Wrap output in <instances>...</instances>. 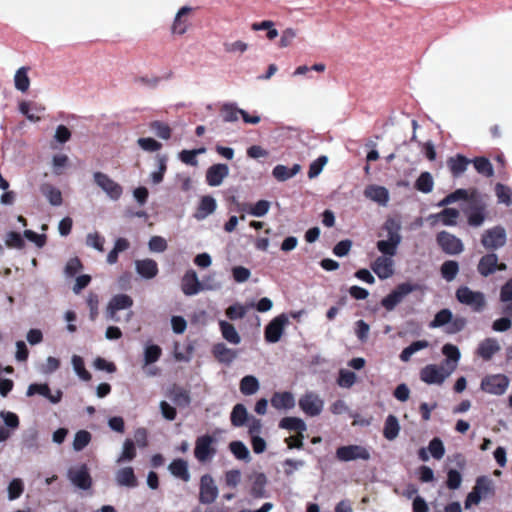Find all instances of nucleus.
Listing matches in <instances>:
<instances>
[{"mask_svg":"<svg viewBox=\"0 0 512 512\" xmlns=\"http://www.w3.org/2000/svg\"><path fill=\"white\" fill-rule=\"evenodd\" d=\"M437 240L442 249L448 254H458L463 251L462 241L448 232L439 233Z\"/></svg>","mask_w":512,"mask_h":512,"instance_id":"nucleus-18","label":"nucleus"},{"mask_svg":"<svg viewBox=\"0 0 512 512\" xmlns=\"http://www.w3.org/2000/svg\"><path fill=\"white\" fill-rule=\"evenodd\" d=\"M428 451L433 458L437 460L442 459L445 454V447L442 440L433 438L428 445Z\"/></svg>","mask_w":512,"mask_h":512,"instance_id":"nucleus-57","label":"nucleus"},{"mask_svg":"<svg viewBox=\"0 0 512 512\" xmlns=\"http://www.w3.org/2000/svg\"><path fill=\"white\" fill-rule=\"evenodd\" d=\"M14 86L18 91L26 92L30 86L28 68L20 67L14 75Z\"/></svg>","mask_w":512,"mask_h":512,"instance_id":"nucleus-42","label":"nucleus"},{"mask_svg":"<svg viewBox=\"0 0 512 512\" xmlns=\"http://www.w3.org/2000/svg\"><path fill=\"white\" fill-rule=\"evenodd\" d=\"M371 268L380 279H388L394 274L393 257L379 256L375 259Z\"/></svg>","mask_w":512,"mask_h":512,"instance_id":"nucleus-16","label":"nucleus"},{"mask_svg":"<svg viewBox=\"0 0 512 512\" xmlns=\"http://www.w3.org/2000/svg\"><path fill=\"white\" fill-rule=\"evenodd\" d=\"M71 363H72L74 372L77 374V376L80 379H82L84 381L90 380L91 375L85 369L84 361H83L82 357H80L78 355H73L71 358Z\"/></svg>","mask_w":512,"mask_h":512,"instance_id":"nucleus-51","label":"nucleus"},{"mask_svg":"<svg viewBox=\"0 0 512 512\" xmlns=\"http://www.w3.org/2000/svg\"><path fill=\"white\" fill-rule=\"evenodd\" d=\"M300 170L301 166L299 164H294L291 169L286 167L285 165L279 164L273 168L272 175L278 181L283 182L298 174Z\"/></svg>","mask_w":512,"mask_h":512,"instance_id":"nucleus-31","label":"nucleus"},{"mask_svg":"<svg viewBox=\"0 0 512 512\" xmlns=\"http://www.w3.org/2000/svg\"><path fill=\"white\" fill-rule=\"evenodd\" d=\"M510 384L509 378L504 374L486 375L480 384V388L485 393L491 395H503Z\"/></svg>","mask_w":512,"mask_h":512,"instance_id":"nucleus-2","label":"nucleus"},{"mask_svg":"<svg viewBox=\"0 0 512 512\" xmlns=\"http://www.w3.org/2000/svg\"><path fill=\"white\" fill-rule=\"evenodd\" d=\"M495 194L498 203L506 206H510L512 204V191L508 186L497 183L495 186Z\"/></svg>","mask_w":512,"mask_h":512,"instance_id":"nucleus-47","label":"nucleus"},{"mask_svg":"<svg viewBox=\"0 0 512 512\" xmlns=\"http://www.w3.org/2000/svg\"><path fill=\"white\" fill-rule=\"evenodd\" d=\"M231 276L236 283L241 284L249 280L251 271L247 267L236 265L231 268Z\"/></svg>","mask_w":512,"mask_h":512,"instance_id":"nucleus-53","label":"nucleus"},{"mask_svg":"<svg viewBox=\"0 0 512 512\" xmlns=\"http://www.w3.org/2000/svg\"><path fill=\"white\" fill-rule=\"evenodd\" d=\"M191 10L192 8L189 6H183L178 10L171 27L172 33L181 35L187 31L188 23L186 17Z\"/></svg>","mask_w":512,"mask_h":512,"instance_id":"nucleus-26","label":"nucleus"},{"mask_svg":"<svg viewBox=\"0 0 512 512\" xmlns=\"http://www.w3.org/2000/svg\"><path fill=\"white\" fill-rule=\"evenodd\" d=\"M260 389V382L257 377L253 375L244 376L239 383V390L245 396L256 394Z\"/></svg>","mask_w":512,"mask_h":512,"instance_id":"nucleus-30","label":"nucleus"},{"mask_svg":"<svg viewBox=\"0 0 512 512\" xmlns=\"http://www.w3.org/2000/svg\"><path fill=\"white\" fill-rule=\"evenodd\" d=\"M459 217V211L453 208L444 209L438 214L430 215L427 220L430 221L431 225H435L437 222H442L446 226H453L456 224Z\"/></svg>","mask_w":512,"mask_h":512,"instance_id":"nucleus-24","label":"nucleus"},{"mask_svg":"<svg viewBox=\"0 0 512 512\" xmlns=\"http://www.w3.org/2000/svg\"><path fill=\"white\" fill-rule=\"evenodd\" d=\"M271 405L277 410H291L295 407L296 400L291 392H276L271 398Z\"/></svg>","mask_w":512,"mask_h":512,"instance_id":"nucleus-21","label":"nucleus"},{"mask_svg":"<svg viewBox=\"0 0 512 512\" xmlns=\"http://www.w3.org/2000/svg\"><path fill=\"white\" fill-rule=\"evenodd\" d=\"M400 431V424L394 415H389L386 418L383 434L387 440H394L397 438Z\"/></svg>","mask_w":512,"mask_h":512,"instance_id":"nucleus-37","label":"nucleus"},{"mask_svg":"<svg viewBox=\"0 0 512 512\" xmlns=\"http://www.w3.org/2000/svg\"><path fill=\"white\" fill-rule=\"evenodd\" d=\"M300 409L308 416L315 417L324 409V400L314 392H307L298 401Z\"/></svg>","mask_w":512,"mask_h":512,"instance_id":"nucleus-9","label":"nucleus"},{"mask_svg":"<svg viewBox=\"0 0 512 512\" xmlns=\"http://www.w3.org/2000/svg\"><path fill=\"white\" fill-rule=\"evenodd\" d=\"M428 346L429 343L426 340L415 341L401 352L400 359L403 362H408L415 353L427 348Z\"/></svg>","mask_w":512,"mask_h":512,"instance_id":"nucleus-44","label":"nucleus"},{"mask_svg":"<svg viewBox=\"0 0 512 512\" xmlns=\"http://www.w3.org/2000/svg\"><path fill=\"white\" fill-rule=\"evenodd\" d=\"M399 245V243L392 242V240L383 239L377 242V249L382 253V256L394 257Z\"/></svg>","mask_w":512,"mask_h":512,"instance_id":"nucleus-50","label":"nucleus"},{"mask_svg":"<svg viewBox=\"0 0 512 512\" xmlns=\"http://www.w3.org/2000/svg\"><path fill=\"white\" fill-rule=\"evenodd\" d=\"M93 179L96 185L111 199L118 200L123 192L122 187L107 174L95 172Z\"/></svg>","mask_w":512,"mask_h":512,"instance_id":"nucleus-7","label":"nucleus"},{"mask_svg":"<svg viewBox=\"0 0 512 512\" xmlns=\"http://www.w3.org/2000/svg\"><path fill=\"white\" fill-rule=\"evenodd\" d=\"M40 191L52 206L62 205V193L60 189H58L57 187L53 186L50 183H43L40 186Z\"/></svg>","mask_w":512,"mask_h":512,"instance_id":"nucleus-27","label":"nucleus"},{"mask_svg":"<svg viewBox=\"0 0 512 512\" xmlns=\"http://www.w3.org/2000/svg\"><path fill=\"white\" fill-rule=\"evenodd\" d=\"M158 169L150 173V179L153 184H159L164 178V174L167 170V158L163 155L156 157Z\"/></svg>","mask_w":512,"mask_h":512,"instance_id":"nucleus-45","label":"nucleus"},{"mask_svg":"<svg viewBox=\"0 0 512 512\" xmlns=\"http://www.w3.org/2000/svg\"><path fill=\"white\" fill-rule=\"evenodd\" d=\"M18 109L28 121L36 123L41 120V114L44 113L45 106L37 102L21 101L18 105Z\"/></svg>","mask_w":512,"mask_h":512,"instance_id":"nucleus-17","label":"nucleus"},{"mask_svg":"<svg viewBox=\"0 0 512 512\" xmlns=\"http://www.w3.org/2000/svg\"><path fill=\"white\" fill-rule=\"evenodd\" d=\"M474 489L484 498L490 497L495 492L492 479L487 476H480L476 479Z\"/></svg>","mask_w":512,"mask_h":512,"instance_id":"nucleus-32","label":"nucleus"},{"mask_svg":"<svg viewBox=\"0 0 512 512\" xmlns=\"http://www.w3.org/2000/svg\"><path fill=\"white\" fill-rule=\"evenodd\" d=\"M229 449L236 459L244 462H250L251 455L248 447L241 441H233L229 444Z\"/></svg>","mask_w":512,"mask_h":512,"instance_id":"nucleus-39","label":"nucleus"},{"mask_svg":"<svg viewBox=\"0 0 512 512\" xmlns=\"http://www.w3.org/2000/svg\"><path fill=\"white\" fill-rule=\"evenodd\" d=\"M135 456L136 449L134 442L131 439H126L123 443L122 451L119 457L117 458L116 462L120 464L126 461H131L135 458Z\"/></svg>","mask_w":512,"mask_h":512,"instance_id":"nucleus-46","label":"nucleus"},{"mask_svg":"<svg viewBox=\"0 0 512 512\" xmlns=\"http://www.w3.org/2000/svg\"><path fill=\"white\" fill-rule=\"evenodd\" d=\"M327 162H328L327 156H320L319 158L314 160L310 164L309 171H308V177L310 179H313V178H316L317 176H319L321 174V172L323 171Z\"/></svg>","mask_w":512,"mask_h":512,"instance_id":"nucleus-59","label":"nucleus"},{"mask_svg":"<svg viewBox=\"0 0 512 512\" xmlns=\"http://www.w3.org/2000/svg\"><path fill=\"white\" fill-rule=\"evenodd\" d=\"M453 313L449 309L440 310L434 317L433 321L430 323L431 328H440L443 326H448L450 321H452Z\"/></svg>","mask_w":512,"mask_h":512,"instance_id":"nucleus-48","label":"nucleus"},{"mask_svg":"<svg viewBox=\"0 0 512 512\" xmlns=\"http://www.w3.org/2000/svg\"><path fill=\"white\" fill-rule=\"evenodd\" d=\"M457 300L469 306L474 311H481L485 307L486 300L483 293L479 291H473L468 287H460L456 291Z\"/></svg>","mask_w":512,"mask_h":512,"instance_id":"nucleus-5","label":"nucleus"},{"mask_svg":"<svg viewBox=\"0 0 512 512\" xmlns=\"http://www.w3.org/2000/svg\"><path fill=\"white\" fill-rule=\"evenodd\" d=\"M168 469L173 476L180 478L185 482L190 480L188 464L186 461L182 459H176L170 463Z\"/></svg>","mask_w":512,"mask_h":512,"instance_id":"nucleus-33","label":"nucleus"},{"mask_svg":"<svg viewBox=\"0 0 512 512\" xmlns=\"http://www.w3.org/2000/svg\"><path fill=\"white\" fill-rule=\"evenodd\" d=\"M507 232L503 226H494L482 234L481 243L488 250H497L505 246Z\"/></svg>","mask_w":512,"mask_h":512,"instance_id":"nucleus-4","label":"nucleus"},{"mask_svg":"<svg viewBox=\"0 0 512 512\" xmlns=\"http://www.w3.org/2000/svg\"><path fill=\"white\" fill-rule=\"evenodd\" d=\"M289 319L286 314H280L273 318L265 329V339L269 343L278 342L284 332L285 327L288 325Z\"/></svg>","mask_w":512,"mask_h":512,"instance_id":"nucleus-11","label":"nucleus"},{"mask_svg":"<svg viewBox=\"0 0 512 512\" xmlns=\"http://www.w3.org/2000/svg\"><path fill=\"white\" fill-rule=\"evenodd\" d=\"M167 247V241L162 236H152L148 241V248L152 253H163Z\"/></svg>","mask_w":512,"mask_h":512,"instance_id":"nucleus-58","label":"nucleus"},{"mask_svg":"<svg viewBox=\"0 0 512 512\" xmlns=\"http://www.w3.org/2000/svg\"><path fill=\"white\" fill-rule=\"evenodd\" d=\"M251 306L252 305H250V307ZM248 309L249 306L237 303L226 309V316L229 317L231 320L240 319L246 315Z\"/></svg>","mask_w":512,"mask_h":512,"instance_id":"nucleus-62","label":"nucleus"},{"mask_svg":"<svg viewBox=\"0 0 512 512\" xmlns=\"http://www.w3.org/2000/svg\"><path fill=\"white\" fill-rule=\"evenodd\" d=\"M8 499L15 500L19 498L24 491V484L20 478H14L7 487Z\"/></svg>","mask_w":512,"mask_h":512,"instance_id":"nucleus-56","label":"nucleus"},{"mask_svg":"<svg viewBox=\"0 0 512 512\" xmlns=\"http://www.w3.org/2000/svg\"><path fill=\"white\" fill-rule=\"evenodd\" d=\"M507 269L505 263L498 262V256L494 253L484 255L478 263V272L482 276H489L496 271H504Z\"/></svg>","mask_w":512,"mask_h":512,"instance_id":"nucleus-13","label":"nucleus"},{"mask_svg":"<svg viewBox=\"0 0 512 512\" xmlns=\"http://www.w3.org/2000/svg\"><path fill=\"white\" fill-rule=\"evenodd\" d=\"M500 349L501 346L497 339L486 338L479 343L476 353L483 360H490Z\"/></svg>","mask_w":512,"mask_h":512,"instance_id":"nucleus-22","label":"nucleus"},{"mask_svg":"<svg viewBox=\"0 0 512 512\" xmlns=\"http://www.w3.org/2000/svg\"><path fill=\"white\" fill-rule=\"evenodd\" d=\"M453 373V367L444 365L428 364L419 373L422 382L428 385H442Z\"/></svg>","mask_w":512,"mask_h":512,"instance_id":"nucleus-1","label":"nucleus"},{"mask_svg":"<svg viewBox=\"0 0 512 512\" xmlns=\"http://www.w3.org/2000/svg\"><path fill=\"white\" fill-rule=\"evenodd\" d=\"M459 267L455 261H446L441 267V273L444 279L452 281L458 273Z\"/></svg>","mask_w":512,"mask_h":512,"instance_id":"nucleus-64","label":"nucleus"},{"mask_svg":"<svg viewBox=\"0 0 512 512\" xmlns=\"http://www.w3.org/2000/svg\"><path fill=\"white\" fill-rule=\"evenodd\" d=\"M91 441V434L86 430L78 431L73 440V449L75 451L83 450Z\"/></svg>","mask_w":512,"mask_h":512,"instance_id":"nucleus-55","label":"nucleus"},{"mask_svg":"<svg viewBox=\"0 0 512 512\" xmlns=\"http://www.w3.org/2000/svg\"><path fill=\"white\" fill-rule=\"evenodd\" d=\"M181 288L185 295L193 296L203 290H212L214 286L208 284L207 280L200 281L194 270H188L182 278Z\"/></svg>","mask_w":512,"mask_h":512,"instance_id":"nucleus-3","label":"nucleus"},{"mask_svg":"<svg viewBox=\"0 0 512 512\" xmlns=\"http://www.w3.org/2000/svg\"><path fill=\"white\" fill-rule=\"evenodd\" d=\"M271 203L267 200H259L254 204L245 207V211L254 217H264L270 210Z\"/></svg>","mask_w":512,"mask_h":512,"instance_id":"nucleus-40","label":"nucleus"},{"mask_svg":"<svg viewBox=\"0 0 512 512\" xmlns=\"http://www.w3.org/2000/svg\"><path fill=\"white\" fill-rule=\"evenodd\" d=\"M468 163L465 157L458 155L449 160V167L454 175H460L466 170Z\"/></svg>","mask_w":512,"mask_h":512,"instance_id":"nucleus-60","label":"nucleus"},{"mask_svg":"<svg viewBox=\"0 0 512 512\" xmlns=\"http://www.w3.org/2000/svg\"><path fill=\"white\" fill-rule=\"evenodd\" d=\"M383 229L386 231V239L392 240L395 243H401L402 236L400 234L401 224L398 220L390 218L388 219Z\"/></svg>","mask_w":512,"mask_h":512,"instance_id":"nucleus-34","label":"nucleus"},{"mask_svg":"<svg viewBox=\"0 0 512 512\" xmlns=\"http://www.w3.org/2000/svg\"><path fill=\"white\" fill-rule=\"evenodd\" d=\"M216 209V201L210 196H205L201 199L200 205L195 217L199 220L206 218L208 215L213 213Z\"/></svg>","mask_w":512,"mask_h":512,"instance_id":"nucleus-36","label":"nucleus"},{"mask_svg":"<svg viewBox=\"0 0 512 512\" xmlns=\"http://www.w3.org/2000/svg\"><path fill=\"white\" fill-rule=\"evenodd\" d=\"M415 186L423 193H430L434 187V181L431 174L423 172L416 180Z\"/></svg>","mask_w":512,"mask_h":512,"instance_id":"nucleus-49","label":"nucleus"},{"mask_svg":"<svg viewBox=\"0 0 512 512\" xmlns=\"http://www.w3.org/2000/svg\"><path fill=\"white\" fill-rule=\"evenodd\" d=\"M442 353L446 357L444 366L453 367L454 372L461 358V352L459 348L453 344L448 343L442 347Z\"/></svg>","mask_w":512,"mask_h":512,"instance_id":"nucleus-29","label":"nucleus"},{"mask_svg":"<svg viewBox=\"0 0 512 512\" xmlns=\"http://www.w3.org/2000/svg\"><path fill=\"white\" fill-rule=\"evenodd\" d=\"M115 481L122 487L134 488L137 486V478L132 467H123L115 472Z\"/></svg>","mask_w":512,"mask_h":512,"instance_id":"nucleus-25","label":"nucleus"},{"mask_svg":"<svg viewBox=\"0 0 512 512\" xmlns=\"http://www.w3.org/2000/svg\"><path fill=\"white\" fill-rule=\"evenodd\" d=\"M500 301L503 303V312L512 316V278L500 290Z\"/></svg>","mask_w":512,"mask_h":512,"instance_id":"nucleus-35","label":"nucleus"},{"mask_svg":"<svg viewBox=\"0 0 512 512\" xmlns=\"http://www.w3.org/2000/svg\"><path fill=\"white\" fill-rule=\"evenodd\" d=\"M473 163H474V167L478 173H480L486 177L493 176L494 169H493L491 162L487 158H484V157L476 158Z\"/></svg>","mask_w":512,"mask_h":512,"instance_id":"nucleus-52","label":"nucleus"},{"mask_svg":"<svg viewBox=\"0 0 512 512\" xmlns=\"http://www.w3.org/2000/svg\"><path fill=\"white\" fill-rule=\"evenodd\" d=\"M214 439L211 436L204 435L199 437L196 440V446H195V457L200 462H205L208 459H210L215 452V449L213 447Z\"/></svg>","mask_w":512,"mask_h":512,"instance_id":"nucleus-15","label":"nucleus"},{"mask_svg":"<svg viewBox=\"0 0 512 512\" xmlns=\"http://www.w3.org/2000/svg\"><path fill=\"white\" fill-rule=\"evenodd\" d=\"M356 380L357 376L354 372H351L346 369H341L339 371L337 384L342 388H350L355 384Z\"/></svg>","mask_w":512,"mask_h":512,"instance_id":"nucleus-54","label":"nucleus"},{"mask_svg":"<svg viewBox=\"0 0 512 512\" xmlns=\"http://www.w3.org/2000/svg\"><path fill=\"white\" fill-rule=\"evenodd\" d=\"M0 418L3 420L6 429L9 431L16 430L19 427V418L13 412L2 410L0 411Z\"/></svg>","mask_w":512,"mask_h":512,"instance_id":"nucleus-61","label":"nucleus"},{"mask_svg":"<svg viewBox=\"0 0 512 512\" xmlns=\"http://www.w3.org/2000/svg\"><path fill=\"white\" fill-rule=\"evenodd\" d=\"M224 178V165L216 164L211 166L206 174L207 183L210 186H219Z\"/></svg>","mask_w":512,"mask_h":512,"instance_id":"nucleus-41","label":"nucleus"},{"mask_svg":"<svg viewBox=\"0 0 512 512\" xmlns=\"http://www.w3.org/2000/svg\"><path fill=\"white\" fill-rule=\"evenodd\" d=\"M252 481V494L255 497L261 498L265 496V486L267 484V478L263 473H253L251 475Z\"/></svg>","mask_w":512,"mask_h":512,"instance_id":"nucleus-38","label":"nucleus"},{"mask_svg":"<svg viewBox=\"0 0 512 512\" xmlns=\"http://www.w3.org/2000/svg\"><path fill=\"white\" fill-rule=\"evenodd\" d=\"M249 418L247 409L242 404H237L231 412V422L234 426H243Z\"/></svg>","mask_w":512,"mask_h":512,"instance_id":"nucleus-43","label":"nucleus"},{"mask_svg":"<svg viewBox=\"0 0 512 512\" xmlns=\"http://www.w3.org/2000/svg\"><path fill=\"white\" fill-rule=\"evenodd\" d=\"M136 272L144 279H153L158 274V265L155 260L146 258L135 261Z\"/></svg>","mask_w":512,"mask_h":512,"instance_id":"nucleus-23","label":"nucleus"},{"mask_svg":"<svg viewBox=\"0 0 512 512\" xmlns=\"http://www.w3.org/2000/svg\"><path fill=\"white\" fill-rule=\"evenodd\" d=\"M417 289L416 285L402 283L382 300V305L388 311L393 310L408 294Z\"/></svg>","mask_w":512,"mask_h":512,"instance_id":"nucleus-12","label":"nucleus"},{"mask_svg":"<svg viewBox=\"0 0 512 512\" xmlns=\"http://www.w3.org/2000/svg\"><path fill=\"white\" fill-rule=\"evenodd\" d=\"M133 306V299L127 294H116L108 302L105 313L112 321H119L117 313L121 310H128Z\"/></svg>","mask_w":512,"mask_h":512,"instance_id":"nucleus-10","label":"nucleus"},{"mask_svg":"<svg viewBox=\"0 0 512 512\" xmlns=\"http://www.w3.org/2000/svg\"><path fill=\"white\" fill-rule=\"evenodd\" d=\"M218 496V488L214 480L209 475H204L201 478L200 485V501L202 503H212Z\"/></svg>","mask_w":512,"mask_h":512,"instance_id":"nucleus-19","label":"nucleus"},{"mask_svg":"<svg viewBox=\"0 0 512 512\" xmlns=\"http://www.w3.org/2000/svg\"><path fill=\"white\" fill-rule=\"evenodd\" d=\"M67 477L72 485L78 489L89 490L92 486V478L85 464L69 468Z\"/></svg>","mask_w":512,"mask_h":512,"instance_id":"nucleus-8","label":"nucleus"},{"mask_svg":"<svg viewBox=\"0 0 512 512\" xmlns=\"http://www.w3.org/2000/svg\"><path fill=\"white\" fill-rule=\"evenodd\" d=\"M279 427L289 431H295L301 438H304L303 432L307 429L306 423L298 417L283 418L279 423Z\"/></svg>","mask_w":512,"mask_h":512,"instance_id":"nucleus-28","label":"nucleus"},{"mask_svg":"<svg viewBox=\"0 0 512 512\" xmlns=\"http://www.w3.org/2000/svg\"><path fill=\"white\" fill-rule=\"evenodd\" d=\"M364 196L380 206H387L390 200L389 191L380 185H368L364 190Z\"/></svg>","mask_w":512,"mask_h":512,"instance_id":"nucleus-20","label":"nucleus"},{"mask_svg":"<svg viewBox=\"0 0 512 512\" xmlns=\"http://www.w3.org/2000/svg\"><path fill=\"white\" fill-rule=\"evenodd\" d=\"M336 457L343 462L363 460L367 461L371 458L370 451L363 445H346L336 450Z\"/></svg>","mask_w":512,"mask_h":512,"instance_id":"nucleus-6","label":"nucleus"},{"mask_svg":"<svg viewBox=\"0 0 512 512\" xmlns=\"http://www.w3.org/2000/svg\"><path fill=\"white\" fill-rule=\"evenodd\" d=\"M36 394L47 398L52 404L59 403L62 398V392L60 390H56L52 393L46 383H33L28 386L26 396L32 397Z\"/></svg>","mask_w":512,"mask_h":512,"instance_id":"nucleus-14","label":"nucleus"},{"mask_svg":"<svg viewBox=\"0 0 512 512\" xmlns=\"http://www.w3.org/2000/svg\"><path fill=\"white\" fill-rule=\"evenodd\" d=\"M69 158L65 154H56L52 158V169L53 173L60 175L63 170L68 166Z\"/></svg>","mask_w":512,"mask_h":512,"instance_id":"nucleus-63","label":"nucleus"}]
</instances>
